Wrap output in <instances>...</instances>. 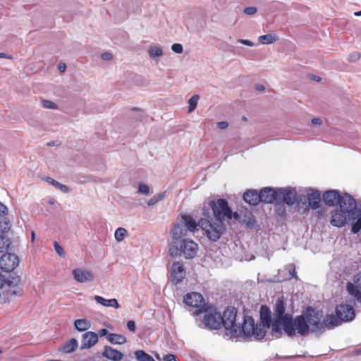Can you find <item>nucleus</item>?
I'll return each mask as SVG.
<instances>
[{
	"label": "nucleus",
	"mask_w": 361,
	"mask_h": 361,
	"mask_svg": "<svg viewBox=\"0 0 361 361\" xmlns=\"http://www.w3.org/2000/svg\"><path fill=\"white\" fill-rule=\"evenodd\" d=\"M323 200L328 206L339 205L331 212V224L336 227L348 224L353 233L361 230V208H357L355 200L348 193L341 195L336 190L326 191Z\"/></svg>",
	"instance_id": "1"
},
{
	"label": "nucleus",
	"mask_w": 361,
	"mask_h": 361,
	"mask_svg": "<svg viewBox=\"0 0 361 361\" xmlns=\"http://www.w3.org/2000/svg\"><path fill=\"white\" fill-rule=\"evenodd\" d=\"M275 319L272 325V334H280L281 327L285 334L293 337L302 336L307 333V328L302 316H298L294 319L290 314H285V305L282 299H279L275 304Z\"/></svg>",
	"instance_id": "2"
},
{
	"label": "nucleus",
	"mask_w": 361,
	"mask_h": 361,
	"mask_svg": "<svg viewBox=\"0 0 361 361\" xmlns=\"http://www.w3.org/2000/svg\"><path fill=\"white\" fill-rule=\"evenodd\" d=\"M207 208L204 206L202 208V214L205 217L209 218L211 216L210 209L212 210V214L216 221L225 223L228 222L232 219L238 220L239 214L237 212H233L228 202L225 199H211L208 200Z\"/></svg>",
	"instance_id": "3"
},
{
	"label": "nucleus",
	"mask_w": 361,
	"mask_h": 361,
	"mask_svg": "<svg viewBox=\"0 0 361 361\" xmlns=\"http://www.w3.org/2000/svg\"><path fill=\"white\" fill-rule=\"evenodd\" d=\"M265 334L266 330L261 325L255 324L253 318L250 316L245 317L243 324H239V327L235 328L232 333V336L235 338L243 336L253 337L256 340H262Z\"/></svg>",
	"instance_id": "4"
},
{
	"label": "nucleus",
	"mask_w": 361,
	"mask_h": 361,
	"mask_svg": "<svg viewBox=\"0 0 361 361\" xmlns=\"http://www.w3.org/2000/svg\"><path fill=\"white\" fill-rule=\"evenodd\" d=\"M197 230L198 225L195 219L190 215H183L181 220L173 225L171 231L173 243L180 241L188 235V233H194Z\"/></svg>",
	"instance_id": "5"
},
{
	"label": "nucleus",
	"mask_w": 361,
	"mask_h": 361,
	"mask_svg": "<svg viewBox=\"0 0 361 361\" xmlns=\"http://www.w3.org/2000/svg\"><path fill=\"white\" fill-rule=\"evenodd\" d=\"M198 227H200L205 233L208 238L212 241H217L221 235L226 231V224L216 221L212 222L207 219H201L197 222Z\"/></svg>",
	"instance_id": "6"
},
{
	"label": "nucleus",
	"mask_w": 361,
	"mask_h": 361,
	"mask_svg": "<svg viewBox=\"0 0 361 361\" xmlns=\"http://www.w3.org/2000/svg\"><path fill=\"white\" fill-rule=\"evenodd\" d=\"M176 247H171L169 252L171 255L177 254L178 252L185 259H193L198 250V245L192 240L183 238L179 243H176Z\"/></svg>",
	"instance_id": "7"
},
{
	"label": "nucleus",
	"mask_w": 361,
	"mask_h": 361,
	"mask_svg": "<svg viewBox=\"0 0 361 361\" xmlns=\"http://www.w3.org/2000/svg\"><path fill=\"white\" fill-rule=\"evenodd\" d=\"M183 301L188 306H190L196 309L195 314L197 315L203 313V312L206 310V307L208 306L205 303L203 296L197 292L187 293L184 296Z\"/></svg>",
	"instance_id": "8"
},
{
	"label": "nucleus",
	"mask_w": 361,
	"mask_h": 361,
	"mask_svg": "<svg viewBox=\"0 0 361 361\" xmlns=\"http://www.w3.org/2000/svg\"><path fill=\"white\" fill-rule=\"evenodd\" d=\"M222 324L226 330V334L233 338V331L235 328L239 327L236 323L237 310L235 307H228L221 315Z\"/></svg>",
	"instance_id": "9"
},
{
	"label": "nucleus",
	"mask_w": 361,
	"mask_h": 361,
	"mask_svg": "<svg viewBox=\"0 0 361 361\" xmlns=\"http://www.w3.org/2000/svg\"><path fill=\"white\" fill-rule=\"evenodd\" d=\"M203 318V323L206 327L218 329L222 324L221 314L215 309L207 306Z\"/></svg>",
	"instance_id": "10"
},
{
	"label": "nucleus",
	"mask_w": 361,
	"mask_h": 361,
	"mask_svg": "<svg viewBox=\"0 0 361 361\" xmlns=\"http://www.w3.org/2000/svg\"><path fill=\"white\" fill-rule=\"evenodd\" d=\"M314 314H311L307 312V313L305 315H302L304 318L305 323L307 326V333L302 336H307L310 331H312V332L317 331H322L324 329V327L323 326V323L321 322V317L319 314V313H314V311H312Z\"/></svg>",
	"instance_id": "11"
},
{
	"label": "nucleus",
	"mask_w": 361,
	"mask_h": 361,
	"mask_svg": "<svg viewBox=\"0 0 361 361\" xmlns=\"http://www.w3.org/2000/svg\"><path fill=\"white\" fill-rule=\"evenodd\" d=\"M19 264L17 255L11 253L3 255L0 258V269L6 272L13 271Z\"/></svg>",
	"instance_id": "12"
},
{
	"label": "nucleus",
	"mask_w": 361,
	"mask_h": 361,
	"mask_svg": "<svg viewBox=\"0 0 361 361\" xmlns=\"http://www.w3.org/2000/svg\"><path fill=\"white\" fill-rule=\"evenodd\" d=\"M296 190L292 188H278V202H284L293 205L296 200Z\"/></svg>",
	"instance_id": "13"
},
{
	"label": "nucleus",
	"mask_w": 361,
	"mask_h": 361,
	"mask_svg": "<svg viewBox=\"0 0 361 361\" xmlns=\"http://www.w3.org/2000/svg\"><path fill=\"white\" fill-rule=\"evenodd\" d=\"M74 279L78 283H88L94 280L93 272L85 268H75L72 271Z\"/></svg>",
	"instance_id": "14"
},
{
	"label": "nucleus",
	"mask_w": 361,
	"mask_h": 361,
	"mask_svg": "<svg viewBox=\"0 0 361 361\" xmlns=\"http://www.w3.org/2000/svg\"><path fill=\"white\" fill-rule=\"evenodd\" d=\"M336 314L340 321L349 322L355 317L353 308L348 305H339L336 308Z\"/></svg>",
	"instance_id": "15"
},
{
	"label": "nucleus",
	"mask_w": 361,
	"mask_h": 361,
	"mask_svg": "<svg viewBox=\"0 0 361 361\" xmlns=\"http://www.w3.org/2000/svg\"><path fill=\"white\" fill-rule=\"evenodd\" d=\"M185 270L182 263L174 262L171 267V281L173 283H180L185 277Z\"/></svg>",
	"instance_id": "16"
},
{
	"label": "nucleus",
	"mask_w": 361,
	"mask_h": 361,
	"mask_svg": "<svg viewBox=\"0 0 361 361\" xmlns=\"http://www.w3.org/2000/svg\"><path fill=\"white\" fill-rule=\"evenodd\" d=\"M354 283H348L347 290L352 296H353L358 302L361 303V273L354 276Z\"/></svg>",
	"instance_id": "17"
},
{
	"label": "nucleus",
	"mask_w": 361,
	"mask_h": 361,
	"mask_svg": "<svg viewBox=\"0 0 361 361\" xmlns=\"http://www.w3.org/2000/svg\"><path fill=\"white\" fill-rule=\"evenodd\" d=\"M278 188H264L259 191L260 202L265 204H270L274 201L277 202Z\"/></svg>",
	"instance_id": "18"
},
{
	"label": "nucleus",
	"mask_w": 361,
	"mask_h": 361,
	"mask_svg": "<svg viewBox=\"0 0 361 361\" xmlns=\"http://www.w3.org/2000/svg\"><path fill=\"white\" fill-rule=\"evenodd\" d=\"M274 320L271 319V311L266 305H262L260 308V324L262 327L266 329L271 328Z\"/></svg>",
	"instance_id": "19"
},
{
	"label": "nucleus",
	"mask_w": 361,
	"mask_h": 361,
	"mask_svg": "<svg viewBox=\"0 0 361 361\" xmlns=\"http://www.w3.org/2000/svg\"><path fill=\"white\" fill-rule=\"evenodd\" d=\"M98 342V335L92 331H87L82 336L81 349L90 348Z\"/></svg>",
	"instance_id": "20"
},
{
	"label": "nucleus",
	"mask_w": 361,
	"mask_h": 361,
	"mask_svg": "<svg viewBox=\"0 0 361 361\" xmlns=\"http://www.w3.org/2000/svg\"><path fill=\"white\" fill-rule=\"evenodd\" d=\"M102 356L112 361H121L123 358V354L110 346H105Z\"/></svg>",
	"instance_id": "21"
},
{
	"label": "nucleus",
	"mask_w": 361,
	"mask_h": 361,
	"mask_svg": "<svg viewBox=\"0 0 361 361\" xmlns=\"http://www.w3.org/2000/svg\"><path fill=\"white\" fill-rule=\"evenodd\" d=\"M307 200L310 207L317 209L319 207L321 195L318 190L311 189L307 193Z\"/></svg>",
	"instance_id": "22"
},
{
	"label": "nucleus",
	"mask_w": 361,
	"mask_h": 361,
	"mask_svg": "<svg viewBox=\"0 0 361 361\" xmlns=\"http://www.w3.org/2000/svg\"><path fill=\"white\" fill-rule=\"evenodd\" d=\"M244 200L250 205H257L260 202L259 192L255 190H249L243 195Z\"/></svg>",
	"instance_id": "23"
},
{
	"label": "nucleus",
	"mask_w": 361,
	"mask_h": 361,
	"mask_svg": "<svg viewBox=\"0 0 361 361\" xmlns=\"http://www.w3.org/2000/svg\"><path fill=\"white\" fill-rule=\"evenodd\" d=\"M94 299L97 303L102 305L104 307H114L116 309H118L120 307V305H119L117 300L115 298L107 300V299L104 298L102 296L94 295Z\"/></svg>",
	"instance_id": "24"
},
{
	"label": "nucleus",
	"mask_w": 361,
	"mask_h": 361,
	"mask_svg": "<svg viewBox=\"0 0 361 361\" xmlns=\"http://www.w3.org/2000/svg\"><path fill=\"white\" fill-rule=\"evenodd\" d=\"M148 54L151 59L158 61L164 52L160 45H151L148 49Z\"/></svg>",
	"instance_id": "25"
},
{
	"label": "nucleus",
	"mask_w": 361,
	"mask_h": 361,
	"mask_svg": "<svg viewBox=\"0 0 361 361\" xmlns=\"http://www.w3.org/2000/svg\"><path fill=\"white\" fill-rule=\"evenodd\" d=\"M278 36L275 33H269L261 35L258 37V41L262 44H271L278 40Z\"/></svg>",
	"instance_id": "26"
},
{
	"label": "nucleus",
	"mask_w": 361,
	"mask_h": 361,
	"mask_svg": "<svg viewBox=\"0 0 361 361\" xmlns=\"http://www.w3.org/2000/svg\"><path fill=\"white\" fill-rule=\"evenodd\" d=\"M74 325L78 331H85L91 327V322L86 319H79L75 321Z\"/></svg>",
	"instance_id": "27"
},
{
	"label": "nucleus",
	"mask_w": 361,
	"mask_h": 361,
	"mask_svg": "<svg viewBox=\"0 0 361 361\" xmlns=\"http://www.w3.org/2000/svg\"><path fill=\"white\" fill-rule=\"evenodd\" d=\"M78 343L75 338H71L67 341L60 349L66 353L73 352L78 347Z\"/></svg>",
	"instance_id": "28"
},
{
	"label": "nucleus",
	"mask_w": 361,
	"mask_h": 361,
	"mask_svg": "<svg viewBox=\"0 0 361 361\" xmlns=\"http://www.w3.org/2000/svg\"><path fill=\"white\" fill-rule=\"evenodd\" d=\"M107 340L112 344H123L127 341V339L124 336L116 334H109Z\"/></svg>",
	"instance_id": "29"
},
{
	"label": "nucleus",
	"mask_w": 361,
	"mask_h": 361,
	"mask_svg": "<svg viewBox=\"0 0 361 361\" xmlns=\"http://www.w3.org/2000/svg\"><path fill=\"white\" fill-rule=\"evenodd\" d=\"M45 180L47 183H48L50 185H52L54 187H55L56 189L60 190L63 193H68L70 190L66 185L61 184L59 182L54 180L51 177H47L45 178Z\"/></svg>",
	"instance_id": "30"
},
{
	"label": "nucleus",
	"mask_w": 361,
	"mask_h": 361,
	"mask_svg": "<svg viewBox=\"0 0 361 361\" xmlns=\"http://www.w3.org/2000/svg\"><path fill=\"white\" fill-rule=\"evenodd\" d=\"M339 319L337 317V316L334 315H328L324 320L323 326L326 327H334L339 324Z\"/></svg>",
	"instance_id": "31"
},
{
	"label": "nucleus",
	"mask_w": 361,
	"mask_h": 361,
	"mask_svg": "<svg viewBox=\"0 0 361 361\" xmlns=\"http://www.w3.org/2000/svg\"><path fill=\"white\" fill-rule=\"evenodd\" d=\"M135 356L138 361H155L150 355L142 350H136L135 352Z\"/></svg>",
	"instance_id": "32"
},
{
	"label": "nucleus",
	"mask_w": 361,
	"mask_h": 361,
	"mask_svg": "<svg viewBox=\"0 0 361 361\" xmlns=\"http://www.w3.org/2000/svg\"><path fill=\"white\" fill-rule=\"evenodd\" d=\"M11 244V240L4 235L0 236V252L6 251Z\"/></svg>",
	"instance_id": "33"
},
{
	"label": "nucleus",
	"mask_w": 361,
	"mask_h": 361,
	"mask_svg": "<svg viewBox=\"0 0 361 361\" xmlns=\"http://www.w3.org/2000/svg\"><path fill=\"white\" fill-rule=\"evenodd\" d=\"M127 230L124 228L120 227L116 230L114 237L118 242H121L127 236Z\"/></svg>",
	"instance_id": "34"
},
{
	"label": "nucleus",
	"mask_w": 361,
	"mask_h": 361,
	"mask_svg": "<svg viewBox=\"0 0 361 361\" xmlns=\"http://www.w3.org/2000/svg\"><path fill=\"white\" fill-rule=\"evenodd\" d=\"M200 99V96L197 94L193 95L189 100H188V113L192 112L197 107L198 100Z\"/></svg>",
	"instance_id": "35"
},
{
	"label": "nucleus",
	"mask_w": 361,
	"mask_h": 361,
	"mask_svg": "<svg viewBox=\"0 0 361 361\" xmlns=\"http://www.w3.org/2000/svg\"><path fill=\"white\" fill-rule=\"evenodd\" d=\"M166 192H161L155 195L152 197L147 202L148 206H153L156 204L159 201L163 200L165 197Z\"/></svg>",
	"instance_id": "36"
},
{
	"label": "nucleus",
	"mask_w": 361,
	"mask_h": 361,
	"mask_svg": "<svg viewBox=\"0 0 361 361\" xmlns=\"http://www.w3.org/2000/svg\"><path fill=\"white\" fill-rule=\"evenodd\" d=\"M13 282L9 279L5 278L4 276L0 274V289L6 288H10L13 285Z\"/></svg>",
	"instance_id": "37"
},
{
	"label": "nucleus",
	"mask_w": 361,
	"mask_h": 361,
	"mask_svg": "<svg viewBox=\"0 0 361 361\" xmlns=\"http://www.w3.org/2000/svg\"><path fill=\"white\" fill-rule=\"evenodd\" d=\"M133 111H135L136 114L135 115L133 116L134 118L139 120L140 121H144L145 118V113L142 110L134 108L133 109Z\"/></svg>",
	"instance_id": "38"
},
{
	"label": "nucleus",
	"mask_w": 361,
	"mask_h": 361,
	"mask_svg": "<svg viewBox=\"0 0 361 361\" xmlns=\"http://www.w3.org/2000/svg\"><path fill=\"white\" fill-rule=\"evenodd\" d=\"M42 104L45 109H56L57 108V105L50 100L43 99L42 101Z\"/></svg>",
	"instance_id": "39"
},
{
	"label": "nucleus",
	"mask_w": 361,
	"mask_h": 361,
	"mask_svg": "<svg viewBox=\"0 0 361 361\" xmlns=\"http://www.w3.org/2000/svg\"><path fill=\"white\" fill-rule=\"evenodd\" d=\"M54 246L56 252L61 257H66V252L63 250V248L58 243V242L55 241L54 243Z\"/></svg>",
	"instance_id": "40"
},
{
	"label": "nucleus",
	"mask_w": 361,
	"mask_h": 361,
	"mask_svg": "<svg viewBox=\"0 0 361 361\" xmlns=\"http://www.w3.org/2000/svg\"><path fill=\"white\" fill-rule=\"evenodd\" d=\"M149 187L144 183H140L138 185V192L144 195L149 193Z\"/></svg>",
	"instance_id": "41"
},
{
	"label": "nucleus",
	"mask_w": 361,
	"mask_h": 361,
	"mask_svg": "<svg viewBox=\"0 0 361 361\" xmlns=\"http://www.w3.org/2000/svg\"><path fill=\"white\" fill-rule=\"evenodd\" d=\"M10 228V223L8 221H0V231L5 233Z\"/></svg>",
	"instance_id": "42"
},
{
	"label": "nucleus",
	"mask_w": 361,
	"mask_h": 361,
	"mask_svg": "<svg viewBox=\"0 0 361 361\" xmlns=\"http://www.w3.org/2000/svg\"><path fill=\"white\" fill-rule=\"evenodd\" d=\"M171 49L176 54H182L183 51V47L182 44L178 43L173 44L171 47Z\"/></svg>",
	"instance_id": "43"
},
{
	"label": "nucleus",
	"mask_w": 361,
	"mask_h": 361,
	"mask_svg": "<svg viewBox=\"0 0 361 361\" xmlns=\"http://www.w3.org/2000/svg\"><path fill=\"white\" fill-rule=\"evenodd\" d=\"M257 12L256 7L249 6L244 9V13L247 15H253Z\"/></svg>",
	"instance_id": "44"
},
{
	"label": "nucleus",
	"mask_w": 361,
	"mask_h": 361,
	"mask_svg": "<svg viewBox=\"0 0 361 361\" xmlns=\"http://www.w3.org/2000/svg\"><path fill=\"white\" fill-rule=\"evenodd\" d=\"M127 327L128 329L132 331V332H135V330H136V325H135V323L134 321H128V323H127Z\"/></svg>",
	"instance_id": "45"
},
{
	"label": "nucleus",
	"mask_w": 361,
	"mask_h": 361,
	"mask_svg": "<svg viewBox=\"0 0 361 361\" xmlns=\"http://www.w3.org/2000/svg\"><path fill=\"white\" fill-rule=\"evenodd\" d=\"M360 58V54L357 52H353L348 56V59L350 61H356Z\"/></svg>",
	"instance_id": "46"
},
{
	"label": "nucleus",
	"mask_w": 361,
	"mask_h": 361,
	"mask_svg": "<svg viewBox=\"0 0 361 361\" xmlns=\"http://www.w3.org/2000/svg\"><path fill=\"white\" fill-rule=\"evenodd\" d=\"M164 361H177L176 357L173 354H167L164 356Z\"/></svg>",
	"instance_id": "47"
},
{
	"label": "nucleus",
	"mask_w": 361,
	"mask_h": 361,
	"mask_svg": "<svg viewBox=\"0 0 361 361\" xmlns=\"http://www.w3.org/2000/svg\"><path fill=\"white\" fill-rule=\"evenodd\" d=\"M238 42L243 44L244 45L248 46V47H253L254 43L248 39H239Z\"/></svg>",
	"instance_id": "48"
},
{
	"label": "nucleus",
	"mask_w": 361,
	"mask_h": 361,
	"mask_svg": "<svg viewBox=\"0 0 361 361\" xmlns=\"http://www.w3.org/2000/svg\"><path fill=\"white\" fill-rule=\"evenodd\" d=\"M216 126L219 129L224 130L228 126V123L226 121H220L216 123Z\"/></svg>",
	"instance_id": "49"
},
{
	"label": "nucleus",
	"mask_w": 361,
	"mask_h": 361,
	"mask_svg": "<svg viewBox=\"0 0 361 361\" xmlns=\"http://www.w3.org/2000/svg\"><path fill=\"white\" fill-rule=\"evenodd\" d=\"M102 59L105 60V61H110V60L112 59V55L109 52H104L102 54Z\"/></svg>",
	"instance_id": "50"
},
{
	"label": "nucleus",
	"mask_w": 361,
	"mask_h": 361,
	"mask_svg": "<svg viewBox=\"0 0 361 361\" xmlns=\"http://www.w3.org/2000/svg\"><path fill=\"white\" fill-rule=\"evenodd\" d=\"M111 333H109L108 330L106 329H102L100 330H99L98 331V334L102 337V336H106V338L108 337V335L110 334Z\"/></svg>",
	"instance_id": "51"
},
{
	"label": "nucleus",
	"mask_w": 361,
	"mask_h": 361,
	"mask_svg": "<svg viewBox=\"0 0 361 361\" xmlns=\"http://www.w3.org/2000/svg\"><path fill=\"white\" fill-rule=\"evenodd\" d=\"M312 123L315 126H320L322 123V120L319 118H314L311 121Z\"/></svg>",
	"instance_id": "52"
},
{
	"label": "nucleus",
	"mask_w": 361,
	"mask_h": 361,
	"mask_svg": "<svg viewBox=\"0 0 361 361\" xmlns=\"http://www.w3.org/2000/svg\"><path fill=\"white\" fill-rule=\"evenodd\" d=\"M58 69L60 72L63 73L66 69V65L64 63H59L58 65Z\"/></svg>",
	"instance_id": "53"
},
{
	"label": "nucleus",
	"mask_w": 361,
	"mask_h": 361,
	"mask_svg": "<svg viewBox=\"0 0 361 361\" xmlns=\"http://www.w3.org/2000/svg\"><path fill=\"white\" fill-rule=\"evenodd\" d=\"M256 221L255 220V219H253L252 217H250L247 222V224L249 226H252L255 224Z\"/></svg>",
	"instance_id": "54"
},
{
	"label": "nucleus",
	"mask_w": 361,
	"mask_h": 361,
	"mask_svg": "<svg viewBox=\"0 0 361 361\" xmlns=\"http://www.w3.org/2000/svg\"><path fill=\"white\" fill-rule=\"evenodd\" d=\"M289 273L292 277H295V274H296L295 269V267H293L292 265L290 266V267L289 269Z\"/></svg>",
	"instance_id": "55"
},
{
	"label": "nucleus",
	"mask_w": 361,
	"mask_h": 361,
	"mask_svg": "<svg viewBox=\"0 0 361 361\" xmlns=\"http://www.w3.org/2000/svg\"><path fill=\"white\" fill-rule=\"evenodd\" d=\"M255 89L257 91H263L264 90V87L262 85H257L255 86Z\"/></svg>",
	"instance_id": "56"
},
{
	"label": "nucleus",
	"mask_w": 361,
	"mask_h": 361,
	"mask_svg": "<svg viewBox=\"0 0 361 361\" xmlns=\"http://www.w3.org/2000/svg\"><path fill=\"white\" fill-rule=\"evenodd\" d=\"M0 58H8V59H10L11 57L10 56H8L6 54L4 53H0Z\"/></svg>",
	"instance_id": "57"
},
{
	"label": "nucleus",
	"mask_w": 361,
	"mask_h": 361,
	"mask_svg": "<svg viewBox=\"0 0 361 361\" xmlns=\"http://www.w3.org/2000/svg\"><path fill=\"white\" fill-rule=\"evenodd\" d=\"M312 78L314 80H315V81H320L321 80V78L319 76H316V75H314Z\"/></svg>",
	"instance_id": "58"
},
{
	"label": "nucleus",
	"mask_w": 361,
	"mask_h": 361,
	"mask_svg": "<svg viewBox=\"0 0 361 361\" xmlns=\"http://www.w3.org/2000/svg\"><path fill=\"white\" fill-rule=\"evenodd\" d=\"M35 233L34 231H32V236H31V239H32V241L34 242L35 240Z\"/></svg>",
	"instance_id": "59"
},
{
	"label": "nucleus",
	"mask_w": 361,
	"mask_h": 361,
	"mask_svg": "<svg viewBox=\"0 0 361 361\" xmlns=\"http://www.w3.org/2000/svg\"><path fill=\"white\" fill-rule=\"evenodd\" d=\"M48 202H49V204H54L56 202H55V200H54L51 199V200H49L48 201Z\"/></svg>",
	"instance_id": "60"
},
{
	"label": "nucleus",
	"mask_w": 361,
	"mask_h": 361,
	"mask_svg": "<svg viewBox=\"0 0 361 361\" xmlns=\"http://www.w3.org/2000/svg\"><path fill=\"white\" fill-rule=\"evenodd\" d=\"M355 15L357 16H361V11H358V12L355 13Z\"/></svg>",
	"instance_id": "61"
},
{
	"label": "nucleus",
	"mask_w": 361,
	"mask_h": 361,
	"mask_svg": "<svg viewBox=\"0 0 361 361\" xmlns=\"http://www.w3.org/2000/svg\"><path fill=\"white\" fill-rule=\"evenodd\" d=\"M357 354H361V348H360V349H358V350H357Z\"/></svg>",
	"instance_id": "62"
},
{
	"label": "nucleus",
	"mask_w": 361,
	"mask_h": 361,
	"mask_svg": "<svg viewBox=\"0 0 361 361\" xmlns=\"http://www.w3.org/2000/svg\"><path fill=\"white\" fill-rule=\"evenodd\" d=\"M15 280H16V283H17V282L19 281V279H15Z\"/></svg>",
	"instance_id": "63"
},
{
	"label": "nucleus",
	"mask_w": 361,
	"mask_h": 361,
	"mask_svg": "<svg viewBox=\"0 0 361 361\" xmlns=\"http://www.w3.org/2000/svg\"><path fill=\"white\" fill-rule=\"evenodd\" d=\"M0 353H1V350H0Z\"/></svg>",
	"instance_id": "64"
}]
</instances>
